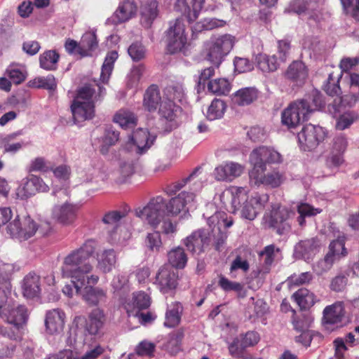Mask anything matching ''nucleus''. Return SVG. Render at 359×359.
<instances>
[{"label":"nucleus","mask_w":359,"mask_h":359,"mask_svg":"<svg viewBox=\"0 0 359 359\" xmlns=\"http://www.w3.org/2000/svg\"><path fill=\"white\" fill-rule=\"evenodd\" d=\"M204 177L201 168H196L187 177L168 184L164 189L168 196H172L166 201L161 196L151 198L142 209L135 210V215L147 221L154 229L163 219V215L177 216L184 210L186 205L194 202L196 192L203 187Z\"/></svg>","instance_id":"nucleus-1"},{"label":"nucleus","mask_w":359,"mask_h":359,"mask_svg":"<svg viewBox=\"0 0 359 359\" xmlns=\"http://www.w3.org/2000/svg\"><path fill=\"white\" fill-rule=\"evenodd\" d=\"M93 266L84 257L76 248L72 250L63 260L62 273L63 277L71 278L77 292L87 284H97L99 276L88 274L93 271Z\"/></svg>","instance_id":"nucleus-2"},{"label":"nucleus","mask_w":359,"mask_h":359,"mask_svg":"<svg viewBox=\"0 0 359 359\" xmlns=\"http://www.w3.org/2000/svg\"><path fill=\"white\" fill-rule=\"evenodd\" d=\"M230 192L233 212L240 210L241 217L248 220L255 219L269 201L266 194L255 193L249 197L248 189L245 187H232Z\"/></svg>","instance_id":"nucleus-3"},{"label":"nucleus","mask_w":359,"mask_h":359,"mask_svg":"<svg viewBox=\"0 0 359 359\" xmlns=\"http://www.w3.org/2000/svg\"><path fill=\"white\" fill-rule=\"evenodd\" d=\"M3 307L0 309V314L6 319L8 325L0 327V334L11 340L20 341L23 334L22 326L28 318L27 308L22 305Z\"/></svg>","instance_id":"nucleus-4"},{"label":"nucleus","mask_w":359,"mask_h":359,"mask_svg":"<svg viewBox=\"0 0 359 359\" xmlns=\"http://www.w3.org/2000/svg\"><path fill=\"white\" fill-rule=\"evenodd\" d=\"M233 43V37L229 34L211 38L205 43L203 55L206 60L218 67L224 57L232 49Z\"/></svg>","instance_id":"nucleus-5"},{"label":"nucleus","mask_w":359,"mask_h":359,"mask_svg":"<svg viewBox=\"0 0 359 359\" xmlns=\"http://www.w3.org/2000/svg\"><path fill=\"white\" fill-rule=\"evenodd\" d=\"M38 229H40L42 234H46L50 231L51 224L50 222H46L44 224L37 226L29 216L24 217L21 222L18 215L8 225L7 231L13 237L27 240L35 234Z\"/></svg>","instance_id":"nucleus-6"},{"label":"nucleus","mask_w":359,"mask_h":359,"mask_svg":"<svg viewBox=\"0 0 359 359\" xmlns=\"http://www.w3.org/2000/svg\"><path fill=\"white\" fill-rule=\"evenodd\" d=\"M292 212L287 208L278 205L272 207L271 211L264 215V225L278 235H284L291 230L290 222Z\"/></svg>","instance_id":"nucleus-7"},{"label":"nucleus","mask_w":359,"mask_h":359,"mask_svg":"<svg viewBox=\"0 0 359 359\" xmlns=\"http://www.w3.org/2000/svg\"><path fill=\"white\" fill-rule=\"evenodd\" d=\"M166 37L167 50L170 54L178 52L186 53L189 43L186 26L181 19H176L173 24L170 25L166 32Z\"/></svg>","instance_id":"nucleus-8"},{"label":"nucleus","mask_w":359,"mask_h":359,"mask_svg":"<svg viewBox=\"0 0 359 359\" xmlns=\"http://www.w3.org/2000/svg\"><path fill=\"white\" fill-rule=\"evenodd\" d=\"M327 135L325 130L319 126L308 124L297 135L300 147L304 151L315 149Z\"/></svg>","instance_id":"nucleus-9"},{"label":"nucleus","mask_w":359,"mask_h":359,"mask_svg":"<svg viewBox=\"0 0 359 359\" xmlns=\"http://www.w3.org/2000/svg\"><path fill=\"white\" fill-rule=\"evenodd\" d=\"M299 100L290 103L281 114V122L288 129L296 128L309 118L308 108Z\"/></svg>","instance_id":"nucleus-10"},{"label":"nucleus","mask_w":359,"mask_h":359,"mask_svg":"<svg viewBox=\"0 0 359 359\" xmlns=\"http://www.w3.org/2000/svg\"><path fill=\"white\" fill-rule=\"evenodd\" d=\"M183 243L191 253L199 255L210 249L211 236L207 230L199 229L193 231Z\"/></svg>","instance_id":"nucleus-11"},{"label":"nucleus","mask_w":359,"mask_h":359,"mask_svg":"<svg viewBox=\"0 0 359 359\" xmlns=\"http://www.w3.org/2000/svg\"><path fill=\"white\" fill-rule=\"evenodd\" d=\"M178 273L168 265L161 266L156 275L155 285L163 293L175 290L177 286Z\"/></svg>","instance_id":"nucleus-12"},{"label":"nucleus","mask_w":359,"mask_h":359,"mask_svg":"<svg viewBox=\"0 0 359 359\" xmlns=\"http://www.w3.org/2000/svg\"><path fill=\"white\" fill-rule=\"evenodd\" d=\"M49 187L40 177L30 175L23 180L21 186L18 189V196L22 199L28 198L38 192H48Z\"/></svg>","instance_id":"nucleus-13"},{"label":"nucleus","mask_w":359,"mask_h":359,"mask_svg":"<svg viewBox=\"0 0 359 359\" xmlns=\"http://www.w3.org/2000/svg\"><path fill=\"white\" fill-rule=\"evenodd\" d=\"M341 75H334V72L329 74L327 79L325 81L323 89L330 96H336L339 99V104L341 106L351 105L355 103L356 98L355 96H341V90L339 86V80Z\"/></svg>","instance_id":"nucleus-14"},{"label":"nucleus","mask_w":359,"mask_h":359,"mask_svg":"<svg viewBox=\"0 0 359 359\" xmlns=\"http://www.w3.org/2000/svg\"><path fill=\"white\" fill-rule=\"evenodd\" d=\"M15 266L11 263L0 264V309L5 305L11 292V277Z\"/></svg>","instance_id":"nucleus-15"},{"label":"nucleus","mask_w":359,"mask_h":359,"mask_svg":"<svg viewBox=\"0 0 359 359\" xmlns=\"http://www.w3.org/2000/svg\"><path fill=\"white\" fill-rule=\"evenodd\" d=\"M182 111V107L176 104L175 102L163 98L157 111L161 121L168 126L176 127L178 126L177 118Z\"/></svg>","instance_id":"nucleus-16"},{"label":"nucleus","mask_w":359,"mask_h":359,"mask_svg":"<svg viewBox=\"0 0 359 359\" xmlns=\"http://www.w3.org/2000/svg\"><path fill=\"white\" fill-rule=\"evenodd\" d=\"M204 2L205 0H177L175 8L191 23L198 18Z\"/></svg>","instance_id":"nucleus-17"},{"label":"nucleus","mask_w":359,"mask_h":359,"mask_svg":"<svg viewBox=\"0 0 359 359\" xmlns=\"http://www.w3.org/2000/svg\"><path fill=\"white\" fill-rule=\"evenodd\" d=\"M345 315V308L343 302H336L327 306L323 312V324L325 326L341 324Z\"/></svg>","instance_id":"nucleus-18"},{"label":"nucleus","mask_w":359,"mask_h":359,"mask_svg":"<svg viewBox=\"0 0 359 359\" xmlns=\"http://www.w3.org/2000/svg\"><path fill=\"white\" fill-rule=\"evenodd\" d=\"M65 313L60 309L49 310L46 312L45 326L49 334H59L63 331L65 324Z\"/></svg>","instance_id":"nucleus-19"},{"label":"nucleus","mask_w":359,"mask_h":359,"mask_svg":"<svg viewBox=\"0 0 359 359\" xmlns=\"http://www.w3.org/2000/svg\"><path fill=\"white\" fill-rule=\"evenodd\" d=\"M97 91L91 84H86L77 90L74 100L81 102H92L95 106L97 102L102 101L106 94V90L104 87L97 85Z\"/></svg>","instance_id":"nucleus-20"},{"label":"nucleus","mask_w":359,"mask_h":359,"mask_svg":"<svg viewBox=\"0 0 359 359\" xmlns=\"http://www.w3.org/2000/svg\"><path fill=\"white\" fill-rule=\"evenodd\" d=\"M309 76V69L300 60L293 61L285 72V77L297 86H302Z\"/></svg>","instance_id":"nucleus-21"},{"label":"nucleus","mask_w":359,"mask_h":359,"mask_svg":"<svg viewBox=\"0 0 359 359\" xmlns=\"http://www.w3.org/2000/svg\"><path fill=\"white\" fill-rule=\"evenodd\" d=\"M78 208L69 203L61 205H55L52 210V217L59 223L69 225L76 219Z\"/></svg>","instance_id":"nucleus-22"},{"label":"nucleus","mask_w":359,"mask_h":359,"mask_svg":"<svg viewBox=\"0 0 359 359\" xmlns=\"http://www.w3.org/2000/svg\"><path fill=\"white\" fill-rule=\"evenodd\" d=\"M244 167L236 162L226 161L215 168L214 175L217 181L231 180L239 177L243 172Z\"/></svg>","instance_id":"nucleus-23"},{"label":"nucleus","mask_w":359,"mask_h":359,"mask_svg":"<svg viewBox=\"0 0 359 359\" xmlns=\"http://www.w3.org/2000/svg\"><path fill=\"white\" fill-rule=\"evenodd\" d=\"M95 284L84 285L82 290V298L90 306H97L106 303L107 299V291L99 287H94Z\"/></svg>","instance_id":"nucleus-24"},{"label":"nucleus","mask_w":359,"mask_h":359,"mask_svg":"<svg viewBox=\"0 0 359 359\" xmlns=\"http://www.w3.org/2000/svg\"><path fill=\"white\" fill-rule=\"evenodd\" d=\"M105 321L106 316L103 309L98 307L93 309L86 320L85 332L90 335H97L103 328Z\"/></svg>","instance_id":"nucleus-25"},{"label":"nucleus","mask_w":359,"mask_h":359,"mask_svg":"<svg viewBox=\"0 0 359 359\" xmlns=\"http://www.w3.org/2000/svg\"><path fill=\"white\" fill-rule=\"evenodd\" d=\"M163 100V96H161L158 86L156 84H151L144 93L142 106L147 111L154 113L160 107Z\"/></svg>","instance_id":"nucleus-26"},{"label":"nucleus","mask_w":359,"mask_h":359,"mask_svg":"<svg viewBox=\"0 0 359 359\" xmlns=\"http://www.w3.org/2000/svg\"><path fill=\"white\" fill-rule=\"evenodd\" d=\"M95 105L92 102L73 100L71 111L74 123H79L92 119L95 116Z\"/></svg>","instance_id":"nucleus-27"},{"label":"nucleus","mask_w":359,"mask_h":359,"mask_svg":"<svg viewBox=\"0 0 359 359\" xmlns=\"http://www.w3.org/2000/svg\"><path fill=\"white\" fill-rule=\"evenodd\" d=\"M320 240L317 237L299 241L294 248L295 253L306 261H309L319 251Z\"/></svg>","instance_id":"nucleus-28"},{"label":"nucleus","mask_w":359,"mask_h":359,"mask_svg":"<svg viewBox=\"0 0 359 359\" xmlns=\"http://www.w3.org/2000/svg\"><path fill=\"white\" fill-rule=\"evenodd\" d=\"M155 140L156 136L151 135L147 130L140 128L133 134L131 146L135 147L136 153L142 154L151 147Z\"/></svg>","instance_id":"nucleus-29"},{"label":"nucleus","mask_w":359,"mask_h":359,"mask_svg":"<svg viewBox=\"0 0 359 359\" xmlns=\"http://www.w3.org/2000/svg\"><path fill=\"white\" fill-rule=\"evenodd\" d=\"M149 306L150 297L144 292L134 294L132 301L123 304V308L129 317L138 314L139 311L147 309Z\"/></svg>","instance_id":"nucleus-30"},{"label":"nucleus","mask_w":359,"mask_h":359,"mask_svg":"<svg viewBox=\"0 0 359 359\" xmlns=\"http://www.w3.org/2000/svg\"><path fill=\"white\" fill-rule=\"evenodd\" d=\"M41 292L40 276L34 272L26 275L23 279L22 294L27 299H33Z\"/></svg>","instance_id":"nucleus-31"},{"label":"nucleus","mask_w":359,"mask_h":359,"mask_svg":"<svg viewBox=\"0 0 359 359\" xmlns=\"http://www.w3.org/2000/svg\"><path fill=\"white\" fill-rule=\"evenodd\" d=\"M250 154L265 165L280 163L283 161L282 156L279 152L266 147H259L254 149Z\"/></svg>","instance_id":"nucleus-32"},{"label":"nucleus","mask_w":359,"mask_h":359,"mask_svg":"<svg viewBox=\"0 0 359 359\" xmlns=\"http://www.w3.org/2000/svg\"><path fill=\"white\" fill-rule=\"evenodd\" d=\"M97 268L104 273H109L117 262V255L114 249H105L97 253Z\"/></svg>","instance_id":"nucleus-33"},{"label":"nucleus","mask_w":359,"mask_h":359,"mask_svg":"<svg viewBox=\"0 0 359 359\" xmlns=\"http://www.w3.org/2000/svg\"><path fill=\"white\" fill-rule=\"evenodd\" d=\"M137 11V5L134 0H123L119 3L114 16L118 23H122L133 18Z\"/></svg>","instance_id":"nucleus-34"},{"label":"nucleus","mask_w":359,"mask_h":359,"mask_svg":"<svg viewBox=\"0 0 359 359\" xmlns=\"http://www.w3.org/2000/svg\"><path fill=\"white\" fill-rule=\"evenodd\" d=\"M183 310V306L179 302H175L168 305L164 326L169 328L177 327L181 322Z\"/></svg>","instance_id":"nucleus-35"},{"label":"nucleus","mask_w":359,"mask_h":359,"mask_svg":"<svg viewBox=\"0 0 359 359\" xmlns=\"http://www.w3.org/2000/svg\"><path fill=\"white\" fill-rule=\"evenodd\" d=\"M80 57H92L98 48V40L94 32L85 33L80 41Z\"/></svg>","instance_id":"nucleus-36"},{"label":"nucleus","mask_w":359,"mask_h":359,"mask_svg":"<svg viewBox=\"0 0 359 359\" xmlns=\"http://www.w3.org/2000/svg\"><path fill=\"white\" fill-rule=\"evenodd\" d=\"M301 310H307L317 302L316 295L305 287L296 291L292 296Z\"/></svg>","instance_id":"nucleus-37"},{"label":"nucleus","mask_w":359,"mask_h":359,"mask_svg":"<svg viewBox=\"0 0 359 359\" xmlns=\"http://www.w3.org/2000/svg\"><path fill=\"white\" fill-rule=\"evenodd\" d=\"M250 161L252 168L249 172L250 182L254 185L259 186L263 184L266 174V167L264 163L250 155Z\"/></svg>","instance_id":"nucleus-38"},{"label":"nucleus","mask_w":359,"mask_h":359,"mask_svg":"<svg viewBox=\"0 0 359 359\" xmlns=\"http://www.w3.org/2000/svg\"><path fill=\"white\" fill-rule=\"evenodd\" d=\"M184 96V84L181 81H172L163 90V98L174 102H181Z\"/></svg>","instance_id":"nucleus-39"},{"label":"nucleus","mask_w":359,"mask_h":359,"mask_svg":"<svg viewBox=\"0 0 359 359\" xmlns=\"http://www.w3.org/2000/svg\"><path fill=\"white\" fill-rule=\"evenodd\" d=\"M168 260L172 268L182 269L187 265L188 257L183 248L177 247L168 252Z\"/></svg>","instance_id":"nucleus-40"},{"label":"nucleus","mask_w":359,"mask_h":359,"mask_svg":"<svg viewBox=\"0 0 359 359\" xmlns=\"http://www.w3.org/2000/svg\"><path fill=\"white\" fill-rule=\"evenodd\" d=\"M113 121L118 123L122 128H133L137 122L135 114L130 111L121 109L114 115Z\"/></svg>","instance_id":"nucleus-41"},{"label":"nucleus","mask_w":359,"mask_h":359,"mask_svg":"<svg viewBox=\"0 0 359 359\" xmlns=\"http://www.w3.org/2000/svg\"><path fill=\"white\" fill-rule=\"evenodd\" d=\"M208 92L216 95H226L229 93L231 86L224 78L212 79L207 83Z\"/></svg>","instance_id":"nucleus-42"},{"label":"nucleus","mask_w":359,"mask_h":359,"mask_svg":"<svg viewBox=\"0 0 359 359\" xmlns=\"http://www.w3.org/2000/svg\"><path fill=\"white\" fill-rule=\"evenodd\" d=\"M131 237V233L124 226L116 225L109 233L108 242L111 245H124Z\"/></svg>","instance_id":"nucleus-43"},{"label":"nucleus","mask_w":359,"mask_h":359,"mask_svg":"<svg viewBox=\"0 0 359 359\" xmlns=\"http://www.w3.org/2000/svg\"><path fill=\"white\" fill-rule=\"evenodd\" d=\"M257 68L263 72H273L278 69L279 63L276 55L259 54L256 57Z\"/></svg>","instance_id":"nucleus-44"},{"label":"nucleus","mask_w":359,"mask_h":359,"mask_svg":"<svg viewBox=\"0 0 359 359\" xmlns=\"http://www.w3.org/2000/svg\"><path fill=\"white\" fill-rule=\"evenodd\" d=\"M257 97V92L253 88H245L238 90L233 96V102L240 106L248 105Z\"/></svg>","instance_id":"nucleus-45"},{"label":"nucleus","mask_w":359,"mask_h":359,"mask_svg":"<svg viewBox=\"0 0 359 359\" xmlns=\"http://www.w3.org/2000/svg\"><path fill=\"white\" fill-rule=\"evenodd\" d=\"M184 331V327H180L169 334L166 347L171 353L176 354L181 350Z\"/></svg>","instance_id":"nucleus-46"},{"label":"nucleus","mask_w":359,"mask_h":359,"mask_svg":"<svg viewBox=\"0 0 359 359\" xmlns=\"http://www.w3.org/2000/svg\"><path fill=\"white\" fill-rule=\"evenodd\" d=\"M117 58L118 53L116 51H111L107 55L101 69L100 80L102 83H108L114 69V64Z\"/></svg>","instance_id":"nucleus-47"},{"label":"nucleus","mask_w":359,"mask_h":359,"mask_svg":"<svg viewBox=\"0 0 359 359\" xmlns=\"http://www.w3.org/2000/svg\"><path fill=\"white\" fill-rule=\"evenodd\" d=\"M134 173V166L131 162H122L119 168L114 172V180L116 184L126 183Z\"/></svg>","instance_id":"nucleus-48"},{"label":"nucleus","mask_w":359,"mask_h":359,"mask_svg":"<svg viewBox=\"0 0 359 359\" xmlns=\"http://www.w3.org/2000/svg\"><path fill=\"white\" fill-rule=\"evenodd\" d=\"M299 101L304 102L305 107L308 108V115L325 106L323 95L318 91H313L310 95Z\"/></svg>","instance_id":"nucleus-49"},{"label":"nucleus","mask_w":359,"mask_h":359,"mask_svg":"<svg viewBox=\"0 0 359 359\" xmlns=\"http://www.w3.org/2000/svg\"><path fill=\"white\" fill-rule=\"evenodd\" d=\"M60 55L55 50H46L39 57L40 67L46 70H55Z\"/></svg>","instance_id":"nucleus-50"},{"label":"nucleus","mask_w":359,"mask_h":359,"mask_svg":"<svg viewBox=\"0 0 359 359\" xmlns=\"http://www.w3.org/2000/svg\"><path fill=\"white\" fill-rule=\"evenodd\" d=\"M297 212L299 216L297 218V222L301 227H303L306 224V217H309L312 216H315L322 212V210L320 208H315L311 205L302 203L297 205Z\"/></svg>","instance_id":"nucleus-51"},{"label":"nucleus","mask_w":359,"mask_h":359,"mask_svg":"<svg viewBox=\"0 0 359 359\" xmlns=\"http://www.w3.org/2000/svg\"><path fill=\"white\" fill-rule=\"evenodd\" d=\"M158 15V4L156 1H151L145 5L142 10V23L149 27Z\"/></svg>","instance_id":"nucleus-52"},{"label":"nucleus","mask_w":359,"mask_h":359,"mask_svg":"<svg viewBox=\"0 0 359 359\" xmlns=\"http://www.w3.org/2000/svg\"><path fill=\"white\" fill-rule=\"evenodd\" d=\"M226 108V105L223 100L215 98L208 109L207 118L210 121L222 118Z\"/></svg>","instance_id":"nucleus-53"},{"label":"nucleus","mask_w":359,"mask_h":359,"mask_svg":"<svg viewBox=\"0 0 359 359\" xmlns=\"http://www.w3.org/2000/svg\"><path fill=\"white\" fill-rule=\"evenodd\" d=\"M285 180V173L278 169H274L271 172H269L266 174L262 184L271 188H277L280 187Z\"/></svg>","instance_id":"nucleus-54"},{"label":"nucleus","mask_w":359,"mask_h":359,"mask_svg":"<svg viewBox=\"0 0 359 359\" xmlns=\"http://www.w3.org/2000/svg\"><path fill=\"white\" fill-rule=\"evenodd\" d=\"M29 86L36 88H43L46 90H55L57 84L53 75L46 77H36L29 81Z\"/></svg>","instance_id":"nucleus-55"},{"label":"nucleus","mask_w":359,"mask_h":359,"mask_svg":"<svg viewBox=\"0 0 359 359\" xmlns=\"http://www.w3.org/2000/svg\"><path fill=\"white\" fill-rule=\"evenodd\" d=\"M218 285L224 291H234L238 293V297H243L245 294H241L243 290V285L235 281L229 280L227 278L220 276L218 281Z\"/></svg>","instance_id":"nucleus-56"},{"label":"nucleus","mask_w":359,"mask_h":359,"mask_svg":"<svg viewBox=\"0 0 359 359\" xmlns=\"http://www.w3.org/2000/svg\"><path fill=\"white\" fill-rule=\"evenodd\" d=\"M144 244L149 250L159 252L163 245L160 232L154 230L152 232L147 233L144 239Z\"/></svg>","instance_id":"nucleus-57"},{"label":"nucleus","mask_w":359,"mask_h":359,"mask_svg":"<svg viewBox=\"0 0 359 359\" xmlns=\"http://www.w3.org/2000/svg\"><path fill=\"white\" fill-rule=\"evenodd\" d=\"M313 279L311 272H304L299 275L293 274L287 278V283L291 287H298L309 283Z\"/></svg>","instance_id":"nucleus-58"},{"label":"nucleus","mask_w":359,"mask_h":359,"mask_svg":"<svg viewBox=\"0 0 359 359\" xmlns=\"http://www.w3.org/2000/svg\"><path fill=\"white\" fill-rule=\"evenodd\" d=\"M111 285L114 293H125L129 290L128 279L125 275L118 274L115 276Z\"/></svg>","instance_id":"nucleus-59"},{"label":"nucleus","mask_w":359,"mask_h":359,"mask_svg":"<svg viewBox=\"0 0 359 359\" xmlns=\"http://www.w3.org/2000/svg\"><path fill=\"white\" fill-rule=\"evenodd\" d=\"M276 248L273 244L266 245L264 250L259 254V256L264 257V265L266 268L265 273H269L270 267L275 259Z\"/></svg>","instance_id":"nucleus-60"},{"label":"nucleus","mask_w":359,"mask_h":359,"mask_svg":"<svg viewBox=\"0 0 359 359\" xmlns=\"http://www.w3.org/2000/svg\"><path fill=\"white\" fill-rule=\"evenodd\" d=\"M246 346H244L241 338H236L229 346V351L230 355L236 358H241L245 356V350Z\"/></svg>","instance_id":"nucleus-61"},{"label":"nucleus","mask_w":359,"mask_h":359,"mask_svg":"<svg viewBox=\"0 0 359 359\" xmlns=\"http://www.w3.org/2000/svg\"><path fill=\"white\" fill-rule=\"evenodd\" d=\"M97 248V242L95 239H87L79 248L77 249L88 260L90 257H93Z\"/></svg>","instance_id":"nucleus-62"},{"label":"nucleus","mask_w":359,"mask_h":359,"mask_svg":"<svg viewBox=\"0 0 359 359\" xmlns=\"http://www.w3.org/2000/svg\"><path fill=\"white\" fill-rule=\"evenodd\" d=\"M128 54L134 61H140L145 57L146 50L144 46L140 42L132 43L128 49Z\"/></svg>","instance_id":"nucleus-63"},{"label":"nucleus","mask_w":359,"mask_h":359,"mask_svg":"<svg viewBox=\"0 0 359 359\" xmlns=\"http://www.w3.org/2000/svg\"><path fill=\"white\" fill-rule=\"evenodd\" d=\"M344 154H341V152H336L332 150L325 160V164L327 167L330 168H338L344 163Z\"/></svg>","instance_id":"nucleus-64"}]
</instances>
